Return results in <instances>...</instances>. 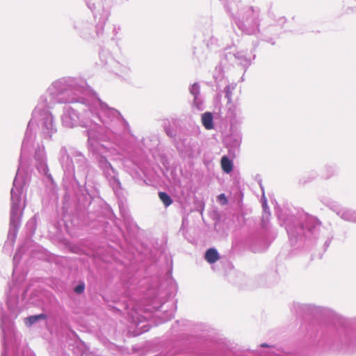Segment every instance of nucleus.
<instances>
[{
	"mask_svg": "<svg viewBox=\"0 0 356 356\" xmlns=\"http://www.w3.org/2000/svg\"><path fill=\"white\" fill-rule=\"evenodd\" d=\"M204 259L208 263L213 264L220 259V256L215 248H209L205 252Z\"/></svg>",
	"mask_w": 356,
	"mask_h": 356,
	"instance_id": "f257e3e1",
	"label": "nucleus"
},
{
	"mask_svg": "<svg viewBox=\"0 0 356 356\" xmlns=\"http://www.w3.org/2000/svg\"><path fill=\"white\" fill-rule=\"evenodd\" d=\"M202 123L206 129H212L213 128L212 114L209 112L204 113L202 115Z\"/></svg>",
	"mask_w": 356,
	"mask_h": 356,
	"instance_id": "f03ea898",
	"label": "nucleus"
},
{
	"mask_svg": "<svg viewBox=\"0 0 356 356\" xmlns=\"http://www.w3.org/2000/svg\"><path fill=\"white\" fill-rule=\"evenodd\" d=\"M221 167L222 170L226 173H229L233 169V161L229 159V157H222Z\"/></svg>",
	"mask_w": 356,
	"mask_h": 356,
	"instance_id": "7ed1b4c3",
	"label": "nucleus"
},
{
	"mask_svg": "<svg viewBox=\"0 0 356 356\" xmlns=\"http://www.w3.org/2000/svg\"><path fill=\"white\" fill-rule=\"evenodd\" d=\"M44 318H46V316L43 314L35 316H31L25 319V323L26 325L30 326L35 323V322H37L38 321Z\"/></svg>",
	"mask_w": 356,
	"mask_h": 356,
	"instance_id": "20e7f679",
	"label": "nucleus"
},
{
	"mask_svg": "<svg viewBox=\"0 0 356 356\" xmlns=\"http://www.w3.org/2000/svg\"><path fill=\"white\" fill-rule=\"evenodd\" d=\"M159 197L166 207H169L172 203L171 197L165 192H159Z\"/></svg>",
	"mask_w": 356,
	"mask_h": 356,
	"instance_id": "39448f33",
	"label": "nucleus"
},
{
	"mask_svg": "<svg viewBox=\"0 0 356 356\" xmlns=\"http://www.w3.org/2000/svg\"><path fill=\"white\" fill-rule=\"evenodd\" d=\"M218 200L222 205L227 204V199L224 193H221L218 196Z\"/></svg>",
	"mask_w": 356,
	"mask_h": 356,
	"instance_id": "423d86ee",
	"label": "nucleus"
},
{
	"mask_svg": "<svg viewBox=\"0 0 356 356\" xmlns=\"http://www.w3.org/2000/svg\"><path fill=\"white\" fill-rule=\"evenodd\" d=\"M83 291H84V285H83V284H79V285L76 286L74 289V291L76 293H81L82 292H83Z\"/></svg>",
	"mask_w": 356,
	"mask_h": 356,
	"instance_id": "0eeeda50",
	"label": "nucleus"
},
{
	"mask_svg": "<svg viewBox=\"0 0 356 356\" xmlns=\"http://www.w3.org/2000/svg\"><path fill=\"white\" fill-rule=\"evenodd\" d=\"M167 134H168V136H172V133H171V132H170V131H167Z\"/></svg>",
	"mask_w": 356,
	"mask_h": 356,
	"instance_id": "6e6552de",
	"label": "nucleus"
}]
</instances>
